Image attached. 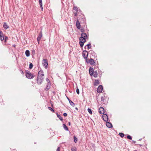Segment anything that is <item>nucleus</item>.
<instances>
[{"label":"nucleus","mask_w":151,"mask_h":151,"mask_svg":"<svg viewBox=\"0 0 151 151\" xmlns=\"http://www.w3.org/2000/svg\"><path fill=\"white\" fill-rule=\"evenodd\" d=\"M76 92L78 94H79V90L78 88H77L76 90Z\"/></svg>","instance_id":"c9c22d12"},{"label":"nucleus","mask_w":151,"mask_h":151,"mask_svg":"<svg viewBox=\"0 0 151 151\" xmlns=\"http://www.w3.org/2000/svg\"><path fill=\"white\" fill-rule=\"evenodd\" d=\"M63 126L64 128V129L68 131V128L67 127L66 125L65 124H63Z\"/></svg>","instance_id":"b1692460"},{"label":"nucleus","mask_w":151,"mask_h":151,"mask_svg":"<svg viewBox=\"0 0 151 151\" xmlns=\"http://www.w3.org/2000/svg\"><path fill=\"white\" fill-rule=\"evenodd\" d=\"M76 27L78 29H80L81 28V25L80 22L78 19H77L76 21Z\"/></svg>","instance_id":"ddd939ff"},{"label":"nucleus","mask_w":151,"mask_h":151,"mask_svg":"<svg viewBox=\"0 0 151 151\" xmlns=\"http://www.w3.org/2000/svg\"><path fill=\"white\" fill-rule=\"evenodd\" d=\"M48 109L49 110L51 111L52 112L54 113L55 112L54 110L51 107H48Z\"/></svg>","instance_id":"a878e982"},{"label":"nucleus","mask_w":151,"mask_h":151,"mask_svg":"<svg viewBox=\"0 0 151 151\" xmlns=\"http://www.w3.org/2000/svg\"><path fill=\"white\" fill-rule=\"evenodd\" d=\"M73 137L74 142L75 143H76V142H77L78 139L75 136H74Z\"/></svg>","instance_id":"bb28decb"},{"label":"nucleus","mask_w":151,"mask_h":151,"mask_svg":"<svg viewBox=\"0 0 151 151\" xmlns=\"http://www.w3.org/2000/svg\"><path fill=\"white\" fill-rule=\"evenodd\" d=\"M104 108L102 107H101L99 108V113L101 114H104Z\"/></svg>","instance_id":"9d476101"},{"label":"nucleus","mask_w":151,"mask_h":151,"mask_svg":"<svg viewBox=\"0 0 151 151\" xmlns=\"http://www.w3.org/2000/svg\"><path fill=\"white\" fill-rule=\"evenodd\" d=\"M127 138L129 139H132V137H131V136H130V135H128L127 136Z\"/></svg>","instance_id":"f704fd0d"},{"label":"nucleus","mask_w":151,"mask_h":151,"mask_svg":"<svg viewBox=\"0 0 151 151\" xmlns=\"http://www.w3.org/2000/svg\"><path fill=\"white\" fill-rule=\"evenodd\" d=\"M59 119L61 120L62 121L63 120V119L62 116L60 115H58V116H57Z\"/></svg>","instance_id":"cd10ccee"},{"label":"nucleus","mask_w":151,"mask_h":151,"mask_svg":"<svg viewBox=\"0 0 151 151\" xmlns=\"http://www.w3.org/2000/svg\"><path fill=\"white\" fill-rule=\"evenodd\" d=\"M33 64L32 63H30L29 64V68L30 69H32V68H33Z\"/></svg>","instance_id":"2f4dec72"},{"label":"nucleus","mask_w":151,"mask_h":151,"mask_svg":"<svg viewBox=\"0 0 151 151\" xmlns=\"http://www.w3.org/2000/svg\"><path fill=\"white\" fill-rule=\"evenodd\" d=\"M119 135L121 137H123L124 136V134L122 133H120Z\"/></svg>","instance_id":"c85d7f7f"},{"label":"nucleus","mask_w":151,"mask_h":151,"mask_svg":"<svg viewBox=\"0 0 151 151\" xmlns=\"http://www.w3.org/2000/svg\"><path fill=\"white\" fill-rule=\"evenodd\" d=\"M132 142H133L134 143H135L136 142V141L134 140H132Z\"/></svg>","instance_id":"a18cd8bd"},{"label":"nucleus","mask_w":151,"mask_h":151,"mask_svg":"<svg viewBox=\"0 0 151 151\" xmlns=\"http://www.w3.org/2000/svg\"><path fill=\"white\" fill-rule=\"evenodd\" d=\"M42 31H40V33H39V34L38 37H37V41L38 44L39 43V41L40 40V39H41L42 37Z\"/></svg>","instance_id":"0eeeda50"},{"label":"nucleus","mask_w":151,"mask_h":151,"mask_svg":"<svg viewBox=\"0 0 151 151\" xmlns=\"http://www.w3.org/2000/svg\"><path fill=\"white\" fill-rule=\"evenodd\" d=\"M87 46L88 49H90L91 48V43H90L88 44H87L85 47V48L86 49V47Z\"/></svg>","instance_id":"4be33fe9"},{"label":"nucleus","mask_w":151,"mask_h":151,"mask_svg":"<svg viewBox=\"0 0 151 151\" xmlns=\"http://www.w3.org/2000/svg\"><path fill=\"white\" fill-rule=\"evenodd\" d=\"M75 109H76L77 110H78V108H77V107H76V108H75Z\"/></svg>","instance_id":"3c124183"},{"label":"nucleus","mask_w":151,"mask_h":151,"mask_svg":"<svg viewBox=\"0 0 151 151\" xmlns=\"http://www.w3.org/2000/svg\"><path fill=\"white\" fill-rule=\"evenodd\" d=\"M92 75L95 77H96L98 76V73L97 71H95L93 72V74Z\"/></svg>","instance_id":"412c9836"},{"label":"nucleus","mask_w":151,"mask_h":151,"mask_svg":"<svg viewBox=\"0 0 151 151\" xmlns=\"http://www.w3.org/2000/svg\"><path fill=\"white\" fill-rule=\"evenodd\" d=\"M69 102L70 105L72 106H75V104L71 100H69Z\"/></svg>","instance_id":"5701e85b"},{"label":"nucleus","mask_w":151,"mask_h":151,"mask_svg":"<svg viewBox=\"0 0 151 151\" xmlns=\"http://www.w3.org/2000/svg\"><path fill=\"white\" fill-rule=\"evenodd\" d=\"M72 151H76V148L75 147H73L71 148Z\"/></svg>","instance_id":"c756f323"},{"label":"nucleus","mask_w":151,"mask_h":151,"mask_svg":"<svg viewBox=\"0 0 151 151\" xmlns=\"http://www.w3.org/2000/svg\"><path fill=\"white\" fill-rule=\"evenodd\" d=\"M93 69L91 68H90L89 69V73L92 76V74H93Z\"/></svg>","instance_id":"2eb2a0df"},{"label":"nucleus","mask_w":151,"mask_h":151,"mask_svg":"<svg viewBox=\"0 0 151 151\" xmlns=\"http://www.w3.org/2000/svg\"><path fill=\"white\" fill-rule=\"evenodd\" d=\"M87 38V36L86 34L85 33H82L81 34V37H80L79 40H82L83 41L86 42V39Z\"/></svg>","instance_id":"7ed1b4c3"},{"label":"nucleus","mask_w":151,"mask_h":151,"mask_svg":"<svg viewBox=\"0 0 151 151\" xmlns=\"http://www.w3.org/2000/svg\"><path fill=\"white\" fill-rule=\"evenodd\" d=\"M20 72H21V73L22 74H23L24 73H23V71L21 70H20Z\"/></svg>","instance_id":"c03bdc74"},{"label":"nucleus","mask_w":151,"mask_h":151,"mask_svg":"<svg viewBox=\"0 0 151 151\" xmlns=\"http://www.w3.org/2000/svg\"><path fill=\"white\" fill-rule=\"evenodd\" d=\"M50 87V83H47L46 88H45V90L47 91Z\"/></svg>","instance_id":"f8f14e48"},{"label":"nucleus","mask_w":151,"mask_h":151,"mask_svg":"<svg viewBox=\"0 0 151 151\" xmlns=\"http://www.w3.org/2000/svg\"><path fill=\"white\" fill-rule=\"evenodd\" d=\"M88 55V51L86 50H84L82 52V56L85 59V60L86 59H88L87 58Z\"/></svg>","instance_id":"20e7f679"},{"label":"nucleus","mask_w":151,"mask_h":151,"mask_svg":"<svg viewBox=\"0 0 151 151\" xmlns=\"http://www.w3.org/2000/svg\"><path fill=\"white\" fill-rule=\"evenodd\" d=\"M46 81L47 82V83H50V82L49 79L48 78H46Z\"/></svg>","instance_id":"58836bf2"},{"label":"nucleus","mask_w":151,"mask_h":151,"mask_svg":"<svg viewBox=\"0 0 151 151\" xmlns=\"http://www.w3.org/2000/svg\"><path fill=\"white\" fill-rule=\"evenodd\" d=\"M99 84V81L98 80H96L94 82V85L98 86Z\"/></svg>","instance_id":"a211bd4d"},{"label":"nucleus","mask_w":151,"mask_h":151,"mask_svg":"<svg viewBox=\"0 0 151 151\" xmlns=\"http://www.w3.org/2000/svg\"><path fill=\"white\" fill-rule=\"evenodd\" d=\"M102 118L103 120L107 122L108 119V116L106 114H104L102 115Z\"/></svg>","instance_id":"6e6552de"},{"label":"nucleus","mask_w":151,"mask_h":151,"mask_svg":"<svg viewBox=\"0 0 151 151\" xmlns=\"http://www.w3.org/2000/svg\"><path fill=\"white\" fill-rule=\"evenodd\" d=\"M44 74L42 70H40L38 72L37 79V82L38 84H41L44 79Z\"/></svg>","instance_id":"f257e3e1"},{"label":"nucleus","mask_w":151,"mask_h":151,"mask_svg":"<svg viewBox=\"0 0 151 151\" xmlns=\"http://www.w3.org/2000/svg\"><path fill=\"white\" fill-rule=\"evenodd\" d=\"M25 54L27 57L29 56L30 55L29 51V50H27L25 51Z\"/></svg>","instance_id":"aec40b11"},{"label":"nucleus","mask_w":151,"mask_h":151,"mask_svg":"<svg viewBox=\"0 0 151 151\" xmlns=\"http://www.w3.org/2000/svg\"><path fill=\"white\" fill-rule=\"evenodd\" d=\"M26 77L29 79H31L34 77L35 76L32 74L28 70L26 71Z\"/></svg>","instance_id":"f03ea898"},{"label":"nucleus","mask_w":151,"mask_h":151,"mask_svg":"<svg viewBox=\"0 0 151 151\" xmlns=\"http://www.w3.org/2000/svg\"><path fill=\"white\" fill-rule=\"evenodd\" d=\"M70 124H70V122H68V125L70 126Z\"/></svg>","instance_id":"49530a36"},{"label":"nucleus","mask_w":151,"mask_h":151,"mask_svg":"<svg viewBox=\"0 0 151 151\" xmlns=\"http://www.w3.org/2000/svg\"><path fill=\"white\" fill-rule=\"evenodd\" d=\"M80 30L81 32L82 33H84L83 32H85V30L83 28H81L80 29Z\"/></svg>","instance_id":"e433bc0d"},{"label":"nucleus","mask_w":151,"mask_h":151,"mask_svg":"<svg viewBox=\"0 0 151 151\" xmlns=\"http://www.w3.org/2000/svg\"><path fill=\"white\" fill-rule=\"evenodd\" d=\"M87 110H88V112L90 114H92V111H91V110L90 109L88 108V109H87Z\"/></svg>","instance_id":"393cba45"},{"label":"nucleus","mask_w":151,"mask_h":151,"mask_svg":"<svg viewBox=\"0 0 151 151\" xmlns=\"http://www.w3.org/2000/svg\"><path fill=\"white\" fill-rule=\"evenodd\" d=\"M106 125L107 127L109 128H111L112 127V125L111 123L108 122H107L106 123Z\"/></svg>","instance_id":"4468645a"},{"label":"nucleus","mask_w":151,"mask_h":151,"mask_svg":"<svg viewBox=\"0 0 151 151\" xmlns=\"http://www.w3.org/2000/svg\"><path fill=\"white\" fill-rule=\"evenodd\" d=\"M82 19L83 20V22L85 23L86 22V20L85 18H82Z\"/></svg>","instance_id":"79ce46f5"},{"label":"nucleus","mask_w":151,"mask_h":151,"mask_svg":"<svg viewBox=\"0 0 151 151\" xmlns=\"http://www.w3.org/2000/svg\"><path fill=\"white\" fill-rule=\"evenodd\" d=\"M0 39L2 41L4 40L3 33L1 31H0Z\"/></svg>","instance_id":"9b49d317"},{"label":"nucleus","mask_w":151,"mask_h":151,"mask_svg":"<svg viewBox=\"0 0 151 151\" xmlns=\"http://www.w3.org/2000/svg\"><path fill=\"white\" fill-rule=\"evenodd\" d=\"M60 147H58L57 148V149L56 150V151H60Z\"/></svg>","instance_id":"a19ab883"},{"label":"nucleus","mask_w":151,"mask_h":151,"mask_svg":"<svg viewBox=\"0 0 151 151\" xmlns=\"http://www.w3.org/2000/svg\"><path fill=\"white\" fill-rule=\"evenodd\" d=\"M9 26L7 25V24L6 22H4L3 24V27L6 29H7L9 28Z\"/></svg>","instance_id":"dca6fc26"},{"label":"nucleus","mask_w":151,"mask_h":151,"mask_svg":"<svg viewBox=\"0 0 151 151\" xmlns=\"http://www.w3.org/2000/svg\"><path fill=\"white\" fill-rule=\"evenodd\" d=\"M56 114L57 115V116H58V115H59L58 114V113H56Z\"/></svg>","instance_id":"de8ad7c7"},{"label":"nucleus","mask_w":151,"mask_h":151,"mask_svg":"<svg viewBox=\"0 0 151 151\" xmlns=\"http://www.w3.org/2000/svg\"><path fill=\"white\" fill-rule=\"evenodd\" d=\"M8 39V37H5V38H4V42H6L7 39Z\"/></svg>","instance_id":"4c0bfd02"},{"label":"nucleus","mask_w":151,"mask_h":151,"mask_svg":"<svg viewBox=\"0 0 151 151\" xmlns=\"http://www.w3.org/2000/svg\"><path fill=\"white\" fill-rule=\"evenodd\" d=\"M75 16H77V15H76V14H75Z\"/></svg>","instance_id":"864d4df0"},{"label":"nucleus","mask_w":151,"mask_h":151,"mask_svg":"<svg viewBox=\"0 0 151 151\" xmlns=\"http://www.w3.org/2000/svg\"><path fill=\"white\" fill-rule=\"evenodd\" d=\"M86 62L88 63H89L92 65H94L95 63V61L92 58L89 60L88 59H86Z\"/></svg>","instance_id":"39448f33"},{"label":"nucleus","mask_w":151,"mask_h":151,"mask_svg":"<svg viewBox=\"0 0 151 151\" xmlns=\"http://www.w3.org/2000/svg\"><path fill=\"white\" fill-rule=\"evenodd\" d=\"M86 42L83 41L82 40H80L79 44L81 47H83V46L84 43Z\"/></svg>","instance_id":"f3484780"},{"label":"nucleus","mask_w":151,"mask_h":151,"mask_svg":"<svg viewBox=\"0 0 151 151\" xmlns=\"http://www.w3.org/2000/svg\"><path fill=\"white\" fill-rule=\"evenodd\" d=\"M32 52H34V53L35 52V50H32Z\"/></svg>","instance_id":"8fccbe9b"},{"label":"nucleus","mask_w":151,"mask_h":151,"mask_svg":"<svg viewBox=\"0 0 151 151\" xmlns=\"http://www.w3.org/2000/svg\"><path fill=\"white\" fill-rule=\"evenodd\" d=\"M39 4H41H41L42 3V0H39Z\"/></svg>","instance_id":"37998d69"},{"label":"nucleus","mask_w":151,"mask_h":151,"mask_svg":"<svg viewBox=\"0 0 151 151\" xmlns=\"http://www.w3.org/2000/svg\"><path fill=\"white\" fill-rule=\"evenodd\" d=\"M73 9L75 10L76 12H77L78 11V8L77 6H74L73 8Z\"/></svg>","instance_id":"7c9ffc66"},{"label":"nucleus","mask_w":151,"mask_h":151,"mask_svg":"<svg viewBox=\"0 0 151 151\" xmlns=\"http://www.w3.org/2000/svg\"><path fill=\"white\" fill-rule=\"evenodd\" d=\"M40 7L41 8V10L42 11H43V7H42V3H41V4H40Z\"/></svg>","instance_id":"72a5a7b5"},{"label":"nucleus","mask_w":151,"mask_h":151,"mask_svg":"<svg viewBox=\"0 0 151 151\" xmlns=\"http://www.w3.org/2000/svg\"><path fill=\"white\" fill-rule=\"evenodd\" d=\"M140 146H141L142 145H139Z\"/></svg>","instance_id":"603ef678"},{"label":"nucleus","mask_w":151,"mask_h":151,"mask_svg":"<svg viewBox=\"0 0 151 151\" xmlns=\"http://www.w3.org/2000/svg\"><path fill=\"white\" fill-rule=\"evenodd\" d=\"M89 53L90 54L92 55L93 56H95V55L96 54L94 52V51L92 50H90L89 51Z\"/></svg>","instance_id":"6ab92c4d"},{"label":"nucleus","mask_w":151,"mask_h":151,"mask_svg":"<svg viewBox=\"0 0 151 151\" xmlns=\"http://www.w3.org/2000/svg\"><path fill=\"white\" fill-rule=\"evenodd\" d=\"M103 90V86L102 85H99L97 89V91L98 93H101Z\"/></svg>","instance_id":"1a4fd4ad"},{"label":"nucleus","mask_w":151,"mask_h":151,"mask_svg":"<svg viewBox=\"0 0 151 151\" xmlns=\"http://www.w3.org/2000/svg\"><path fill=\"white\" fill-rule=\"evenodd\" d=\"M105 100V98L104 96H102L101 98V100L102 101H104V100Z\"/></svg>","instance_id":"473e14b6"},{"label":"nucleus","mask_w":151,"mask_h":151,"mask_svg":"<svg viewBox=\"0 0 151 151\" xmlns=\"http://www.w3.org/2000/svg\"><path fill=\"white\" fill-rule=\"evenodd\" d=\"M67 98L69 101V100H70L68 97H67Z\"/></svg>","instance_id":"09e8293b"},{"label":"nucleus","mask_w":151,"mask_h":151,"mask_svg":"<svg viewBox=\"0 0 151 151\" xmlns=\"http://www.w3.org/2000/svg\"><path fill=\"white\" fill-rule=\"evenodd\" d=\"M63 115L65 116H67V114L66 113H64Z\"/></svg>","instance_id":"ea45409f"},{"label":"nucleus","mask_w":151,"mask_h":151,"mask_svg":"<svg viewBox=\"0 0 151 151\" xmlns=\"http://www.w3.org/2000/svg\"><path fill=\"white\" fill-rule=\"evenodd\" d=\"M42 64L44 66L47 68L48 66V63L47 59H43L42 61Z\"/></svg>","instance_id":"423d86ee"}]
</instances>
